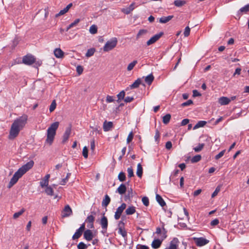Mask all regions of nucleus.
Here are the masks:
<instances>
[{
    "mask_svg": "<svg viewBox=\"0 0 249 249\" xmlns=\"http://www.w3.org/2000/svg\"><path fill=\"white\" fill-rule=\"evenodd\" d=\"M28 118L27 115L24 114L14 120L10 130L9 139L13 140L18 136L20 131L22 130L27 124Z\"/></svg>",
    "mask_w": 249,
    "mask_h": 249,
    "instance_id": "nucleus-1",
    "label": "nucleus"
},
{
    "mask_svg": "<svg viewBox=\"0 0 249 249\" xmlns=\"http://www.w3.org/2000/svg\"><path fill=\"white\" fill-rule=\"evenodd\" d=\"M34 162L33 160H31L22 166L18 170L15 172L13 177L11 179L8 185V188H11L14 185H15L18 181V180L21 178V177L25 174L27 171L31 169L34 166Z\"/></svg>",
    "mask_w": 249,
    "mask_h": 249,
    "instance_id": "nucleus-2",
    "label": "nucleus"
},
{
    "mask_svg": "<svg viewBox=\"0 0 249 249\" xmlns=\"http://www.w3.org/2000/svg\"><path fill=\"white\" fill-rule=\"evenodd\" d=\"M59 122H56L50 125L47 129V139L46 142L50 145L53 142L54 136L56 134V131L59 126Z\"/></svg>",
    "mask_w": 249,
    "mask_h": 249,
    "instance_id": "nucleus-3",
    "label": "nucleus"
},
{
    "mask_svg": "<svg viewBox=\"0 0 249 249\" xmlns=\"http://www.w3.org/2000/svg\"><path fill=\"white\" fill-rule=\"evenodd\" d=\"M117 39L116 37H113L107 41L105 44V46L103 48V50L104 52H108L113 48H114L117 44Z\"/></svg>",
    "mask_w": 249,
    "mask_h": 249,
    "instance_id": "nucleus-4",
    "label": "nucleus"
},
{
    "mask_svg": "<svg viewBox=\"0 0 249 249\" xmlns=\"http://www.w3.org/2000/svg\"><path fill=\"white\" fill-rule=\"evenodd\" d=\"M166 231L165 229H163V231L162 233V240L156 239H154L151 244V246L153 249H157L160 247L162 243V240L166 237Z\"/></svg>",
    "mask_w": 249,
    "mask_h": 249,
    "instance_id": "nucleus-5",
    "label": "nucleus"
},
{
    "mask_svg": "<svg viewBox=\"0 0 249 249\" xmlns=\"http://www.w3.org/2000/svg\"><path fill=\"white\" fill-rule=\"evenodd\" d=\"M36 59L32 55H27L24 56L22 59V62L26 65H30L35 62Z\"/></svg>",
    "mask_w": 249,
    "mask_h": 249,
    "instance_id": "nucleus-6",
    "label": "nucleus"
},
{
    "mask_svg": "<svg viewBox=\"0 0 249 249\" xmlns=\"http://www.w3.org/2000/svg\"><path fill=\"white\" fill-rule=\"evenodd\" d=\"M126 204L124 203L117 209L116 212H115L114 215V218L116 220H118L120 218L123 212L126 208Z\"/></svg>",
    "mask_w": 249,
    "mask_h": 249,
    "instance_id": "nucleus-7",
    "label": "nucleus"
},
{
    "mask_svg": "<svg viewBox=\"0 0 249 249\" xmlns=\"http://www.w3.org/2000/svg\"><path fill=\"white\" fill-rule=\"evenodd\" d=\"M85 229V224L83 223L80 226V227L77 229L75 233L72 236V239L75 240L78 239L82 234L83 231Z\"/></svg>",
    "mask_w": 249,
    "mask_h": 249,
    "instance_id": "nucleus-8",
    "label": "nucleus"
},
{
    "mask_svg": "<svg viewBox=\"0 0 249 249\" xmlns=\"http://www.w3.org/2000/svg\"><path fill=\"white\" fill-rule=\"evenodd\" d=\"M194 241L198 247H201L208 244L209 241L203 237L195 238Z\"/></svg>",
    "mask_w": 249,
    "mask_h": 249,
    "instance_id": "nucleus-9",
    "label": "nucleus"
},
{
    "mask_svg": "<svg viewBox=\"0 0 249 249\" xmlns=\"http://www.w3.org/2000/svg\"><path fill=\"white\" fill-rule=\"evenodd\" d=\"M163 35L162 33H160L159 34H156L153 36L149 40H148L147 42V45L149 46L155 42H156Z\"/></svg>",
    "mask_w": 249,
    "mask_h": 249,
    "instance_id": "nucleus-10",
    "label": "nucleus"
},
{
    "mask_svg": "<svg viewBox=\"0 0 249 249\" xmlns=\"http://www.w3.org/2000/svg\"><path fill=\"white\" fill-rule=\"evenodd\" d=\"M135 2H132L129 7L124 8L121 9V11L125 14H129L135 8Z\"/></svg>",
    "mask_w": 249,
    "mask_h": 249,
    "instance_id": "nucleus-11",
    "label": "nucleus"
},
{
    "mask_svg": "<svg viewBox=\"0 0 249 249\" xmlns=\"http://www.w3.org/2000/svg\"><path fill=\"white\" fill-rule=\"evenodd\" d=\"M71 133V127H68L66 128L65 131L63 135L62 143H65L69 139L70 135Z\"/></svg>",
    "mask_w": 249,
    "mask_h": 249,
    "instance_id": "nucleus-12",
    "label": "nucleus"
},
{
    "mask_svg": "<svg viewBox=\"0 0 249 249\" xmlns=\"http://www.w3.org/2000/svg\"><path fill=\"white\" fill-rule=\"evenodd\" d=\"M50 178V174H47L40 182V185L41 188H44L49 185V180Z\"/></svg>",
    "mask_w": 249,
    "mask_h": 249,
    "instance_id": "nucleus-13",
    "label": "nucleus"
},
{
    "mask_svg": "<svg viewBox=\"0 0 249 249\" xmlns=\"http://www.w3.org/2000/svg\"><path fill=\"white\" fill-rule=\"evenodd\" d=\"M100 224L102 228L105 231H106L108 226V221L107 218L104 215L101 219Z\"/></svg>",
    "mask_w": 249,
    "mask_h": 249,
    "instance_id": "nucleus-14",
    "label": "nucleus"
},
{
    "mask_svg": "<svg viewBox=\"0 0 249 249\" xmlns=\"http://www.w3.org/2000/svg\"><path fill=\"white\" fill-rule=\"evenodd\" d=\"M84 237L87 241H90L93 237L92 232L90 230H87L84 233Z\"/></svg>",
    "mask_w": 249,
    "mask_h": 249,
    "instance_id": "nucleus-15",
    "label": "nucleus"
},
{
    "mask_svg": "<svg viewBox=\"0 0 249 249\" xmlns=\"http://www.w3.org/2000/svg\"><path fill=\"white\" fill-rule=\"evenodd\" d=\"M231 100L227 97H221L218 99V102L221 105H227L230 103Z\"/></svg>",
    "mask_w": 249,
    "mask_h": 249,
    "instance_id": "nucleus-16",
    "label": "nucleus"
},
{
    "mask_svg": "<svg viewBox=\"0 0 249 249\" xmlns=\"http://www.w3.org/2000/svg\"><path fill=\"white\" fill-rule=\"evenodd\" d=\"M72 213V210L69 205H67L65 207L63 214V217H67L71 215Z\"/></svg>",
    "mask_w": 249,
    "mask_h": 249,
    "instance_id": "nucleus-17",
    "label": "nucleus"
},
{
    "mask_svg": "<svg viewBox=\"0 0 249 249\" xmlns=\"http://www.w3.org/2000/svg\"><path fill=\"white\" fill-rule=\"evenodd\" d=\"M178 241L177 238H174L170 242L169 246L165 249H177Z\"/></svg>",
    "mask_w": 249,
    "mask_h": 249,
    "instance_id": "nucleus-18",
    "label": "nucleus"
},
{
    "mask_svg": "<svg viewBox=\"0 0 249 249\" xmlns=\"http://www.w3.org/2000/svg\"><path fill=\"white\" fill-rule=\"evenodd\" d=\"M113 126V123L111 122H107L105 121L103 124V129L105 131H109Z\"/></svg>",
    "mask_w": 249,
    "mask_h": 249,
    "instance_id": "nucleus-19",
    "label": "nucleus"
},
{
    "mask_svg": "<svg viewBox=\"0 0 249 249\" xmlns=\"http://www.w3.org/2000/svg\"><path fill=\"white\" fill-rule=\"evenodd\" d=\"M174 16H168L167 17H162L159 19V22L161 23H166L173 18Z\"/></svg>",
    "mask_w": 249,
    "mask_h": 249,
    "instance_id": "nucleus-20",
    "label": "nucleus"
},
{
    "mask_svg": "<svg viewBox=\"0 0 249 249\" xmlns=\"http://www.w3.org/2000/svg\"><path fill=\"white\" fill-rule=\"evenodd\" d=\"M54 54L57 58H62L64 56V52L60 48H56L54 50Z\"/></svg>",
    "mask_w": 249,
    "mask_h": 249,
    "instance_id": "nucleus-21",
    "label": "nucleus"
},
{
    "mask_svg": "<svg viewBox=\"0 0 249 249\" xmlns=\"http://www.w3.org/2000/svg\"><path fill=\"white\" fill-rule=\"evenodd\" d=\"M126 190V186L124 184H121L118 188L117 192L120 195L124 194Z\"/></svg>",
    "mask_w": 249,
    "mask_h": 249,
    "instance_id": "nucleus-22",
    "label": "nucleus"
},
{
    "mask_svg": "<svg viewBox=\"0 0 249 249\" xmlns=\"http://www.w3.org/2000/svg\"><path fill=\"white\" fill-rule=\"evenodd\" d=\"M154 79V77L153 75L152 74H150L145 77L144 81L147 84L150 85L153 81Z\"/></svg>",
    "mask_w": 249,
    "mask_h": 249,
    "instance_id": "nucleus-23",
    "label": "nucleus"
},
{
    "mask_svg": "<svg viewBox=\"0 0 249 249\" xmlns=\"http://www.w3.org/2000/svg\"><path fill=\"white\" fill-rule=\"evenodd\" d=\"M249 11V4L245 5L239 9L238 12V15H241L243 13H246Z\"/></svg>",
    "mask_w": 249,
    "mask_h": 249,
    "instance_id": "nucleus-24",
    "label": "nucleus"
},
{
    "mask_svg": "<svg viewBox=\"0 0 249 249\" xmlns=\"http://www.w3.org/2000/svg\"><path fill=\"white\" fill-rule=\"evenodd\" d=\"M156 197L157 201L161 207H163L166 205L165 201H164V200L162 199L160 196L158 194H157Z\"/></svg>",
    "mask_w": 249,
    "mask_h": 249,
    "instance_id": "nucleus-25",
    "label": "nucleus"
},
{
    "mask_svg": "<svg viewBox=\"0 0 249 249\" xmlns=\"http://www.w3.org/2000/svg\"><path fill=\"white\" fill-rule=\"evenodd\" d=\"M135 212V207L134 206H129L125 210V213L127 215L132 214L134 213Z\"/></svg>",
    "mask_w": 249,
    "mask_h": 249,
    "instance_id": "nucleus-26",
    "label": "nucleus"
},
{
    "mask_svg": "<svg viewBox=\"0 0 249 249\" xmlns=\"http://www.w3.org/2000/svg\"><path fill=\"white\" fill-rule=\"evenodd\" d=\"M142 84V80L140 78H138L132 85H130L131 89H135L139 87L140 84Z\"/></svg>",
    "mask_w": 249,
    "mask_h": 249,
    "instance_id": "nucleus-27",
    "label": "nucleus"
},
{
    "mask_svg": "<svg viewBox=\"0 0 249 249\" xmlns=\"http://www.w3.org/2000/svg\"><path fill=\"white\" fill-rule=\"evenodd\" d=\"M110 201V198L109 197V196L107 195H106L105 196V198L103 199L102 205L103 206L107 207Z\"/></svg>",
    "mask_w": 249,
    "mask_h": 249,
    "instance_id": "nucleus-28",
    "label": "nucleus"
},
{
    "mask_svg": "<svg viewBox=\"0 0 249 249\" xmlns=\"http://www.w3.org/2000/svg\"><path fill=\"white\" fill-rule=\"evenodd\" d=\"M142 165L141 164V163H139L138 165H137V172H136V174H137V175L139 177V178H142Z\"/></svg>",
    "mask_w": 249,
    "mask_h": 249,
    "instance_id": "nucleus-29",
    "label": "nucleus"
},
{
    "mask_svg": "<svg viewBox=\"0 0 249 249\" xmlns=\"http://www.w3.org/2000/svg\"><path fill=\"white\" fill-rule=\"evenodd\" d=\"M46 187L45 190L46 194L49 196H53V190L52 187L50 186H48Z\"/></svg>",
    "mask_w": 249,
    "mask_h": 249,
    "instance_id": "nucleus-30",
    "label": "nucleus"
},
{
    "mask_svg": "<svg viewBox=\"0 0 249 249\" xmlns=\"http://www.w3.org/2000/svg\"><path fill=\"white\" fill-rule=\"evenodd\" d=\"M175 5L177 7H181L186 4V1L183 0H176L174 2Z\"/></svg>",
    "mask_w": 249,
    "mask_h": 249,
    "instance_id": "nucleus-31",
    "label": "nucleus"
},
{
    "mask_svg": "<svg viewBox=\"0 0 249 249\" xmlns=\"http://www.w3.org/2000/svg\"><path fill=\"white\" fill-rule=\"evenodd\" d=\"M171 116L170 114H167L165 116H164L162 117V122L163 124H167L169 122L171 119Z\"/></svg>",
    "mask_w": 249,
    "mask_h": 249,
    "instance_id": "nucleus-32",
    "label": "nucleus"
},
{
    "mask_svg": "<svg viewBox=\"0 0 249 249\" xmlns=\"http://www.w3.org/2000/svg\"><path fill=\"white\" fill-rule=\"evenodd\" d=\"M95 52V49L93 48H90L88 50L87 53H86V56L87 57H89L92 56L94 53Z\"/></svg>",
    "mask_w": 249,
    "mask_h": 249,
    "instance_id": "nucleus-33",
    "label": "nucleus"
},
{
    "mask_svg": "<svg viewBox=\"0 0 249 249\" xmlns=\"http://www.w3.org/2000/svg\"><path fill=\"white\" fill-rule=\"evenodd\" d=\"M206 124L205 121H199L194 127V129H197L198 128L204 126Z\"/></svg>",
    "mask_w": 249,
    "mask_h": 249,
    "instance_id": "nucleus-34",
    "label": "nucleus"
},
{
    "mask_svg": "<svg viewBox=\"0 0 249 249\" xmlns=\"http://www.w3.org/2000/svg\"><path fill=\"white\" fill-rule=\"evenodd\" d=\"M205 144L204 143H199L198 146L194 147L193 149L196 152H199L201 151L204 147Z\"/></svg>",
    "mask_w": 249,
    "mask_h": 249,
    "instance_id": "nucleus-35",
    "label": "nucleus"
},
{
    "mask_svg": "<svg viewBox=\"0 0 249 249\" xmlns=\"http://www.w3.org/2000/svg\"><path fill=\"white\" fill-rule=\"evenodd\" d=\"M201 159V156L200 155H197L193 157L191 159L192 163H196L200 161Z\"/></svg>",
    "mask_w": 249,
    "mask_h": 249,
    "instance_id": "nucleus-36",
    "label": "nucleus"
},
{
    "mask_svg": "<svg viewBox=\"0 0 249 249\" xmlns=\"http://www.w3.org/2000/svg\"><path fill=\"white\" fill-rule=\"evenodd\" d=\"M25 212V209L24 208H22V209L20 210V211L18 212H17V213H15L14 215H13V218L14 219H17L18 218L19 216H20L21 215H22L23 213Z\"/></svg>",
    "mask_w": 249,
    "mask_h": 249,
    "instance_id": "nucleus-37",
    "label": "nucleus"
},
{
    "mask_svg": "<svg viewBox=\"0 0 249 249\" xmlns=\"http://www.w3.org/2000/svg\"><path fill=\"white\" fill-rule=\"evenodd\" d=\"M137 63V60H134L133 62L129 64V65L127 66V70L128 71H131L134 67V66L136 65Z\"/></svg>",
    "mask_w": 249,
    "mask_h": 249,
    "instance_id": "nucleus-38",
    "label": "nucleus"
},
{
    "mask_svg": "<svg viewBox=\"0 0 249 249\" xmlns=\"http://www.w3.org/2000/svg\"><path fill=\"white\" fill-rule=\"evenodd\" d=\"M89 31L91 34H95L97 32V27L95 25H91Z\"/></svg>",
    "mask_w": 249,
    "mask_h": 249,
    "instance_id": "nucleus-39",
    "label": "nucleus"
},
{
    "mask_svg": "<svg viewBox=\"0 0 249 249\" xmlns=\"http://www.w3.org/2000/svg\"><path fill=\"white\" fill-rule=\"evenodd\" d=\"M94 219H95V218H94V216L92 215H90L87 217V218L86 220V222L90 223V224H91L92 225H93V223L94 221Z\"/></svg>",
    "mask_w": 249,
    "mask_h": 249,
    "instance_id": "nucleus-40",
    "label": "nucleus"
},
{
    "mask_svg": "<svg viewBox=\"0 0 249 249\" xmlns=\"http://www.w3.org/2000/svg\"><path fill=\"white\" fill-rule=\"evenodd\" d=\"M56 104L55 100H53L50 106L49 110L51 112H53L56 108Z\"/></svg>",
    "mask_w": 249,
    "mask_h": 249,
    "instance_id": "nucleus-41",
    "label": "nucleus"
},
{
    "mask_svg": "<svg viewBox=\"0 0 249 249\" xmlns=\"http://www.w3.org/2000/svg\"><path fill=\"white\" fill-rule=\"evenodd\" d=\"M118 179L120 181H124L125 179V175L124 172H120L118 175Z\"/></svg>",
    "mask_w": 249,
    "mask_h": 249,
    "instance_id": "nucleus-42",
    "label": "nucleus"
},
{
    "mask_svg": "<svg viewBox=\"0 0 249 249\" xmlns=\"http://www.w3.org/2000/svg\"><path fill=\"white\" fill-rule=\"evenodd\" d=\"M82 154L83 157L87 159L88 157V149L87 146H84L83 149Z\"/></svg>",
    "mask_w": 249,
    "mask_h": 249,
    "instance_id": "nucleus-43",
    "label": "nucleus"
},
{
    "mask_svg": "<svg viewBox=\"0 0 249 249\" xmlns=\"http://www.w3.org/2000/svg\"><path fill=\"white\" fill-rule=\"evenodd\" d=\"M118 233L122 235L124 237H125L127 234L126 231L122 227H120L119 228Z\"/></svg>",
    "mask_w": 249,
    "mask_h": 249,
    "instance_id": "nucleus-44",
    "label": "nucleus"
},
{
    "mask_svg": "<svg viewBox=\"0 0 249 249\" xmlns=\"http://www.w3.org/2000/svg\"><path fill=\"white\" fill-rule=\"evenodd\" d=\"M160 137V132H159V131L158 129H157L156 130V133H155V136H154V139H155V141L157 143H159Z\"/></svg>",
    "mask_w": 249,
    "mask_h": 249,
    "instance_id": "nucleus-45",
    "label": "nucleus"
},
{
    "mask_svg": "<svg viewBox=\"0 0 249 249\" xmlns=\"http://www.w3.org/2000/svg\"><path fill=\"white\" fill-rule=\"evenodd\" d=\"M220 188L221 187L220 186H218L215 191L213 192V193L212 194V197H215L216 196H217V195L218 194V193L220 192Z\"/></svg>",
    "mask_w": 249,
    "mask_h": 249,
    "instance_id": "nucleus-46",
    "label": "nucleus"
},
{
    "mask_svg": "<svg viewBox=\"0 0 249 249\" xmlns=\"http://www.w3.org/2000/svg\"><path fill=\"white\" fill-rule=\"evenodd\" d=\"M127 171L128 173V177L129 178H131L134 176L133 170L132 167L128 168Z\"/></svg>",
    "mask_w": 249,
    "mask_h": 249,
    "instance_id": "nucleus-47",
    "label": "nucleus"
},
{
    "mask_svg": "<svg viewBox=\"0 0 249 249\" xmlns=\"http://www.w3.org/2000/svg\"><path fill=\"white\" fill-rule=\"evenodd\" d=\"M225 151H226V150H223L222 151H221L219 154H218L217 155H216L215 156V159L216 160H218L220 158H221L224 155Z\"/></svg>",
    "mask_w": 249,
    "mask_h": 249,
    "instance_id": "nucleus-48",
    "label": "nucleus"
},
{
    "mask_svg": "<svg viewBox=\"0 0 249 249\" xmlns=\"http://www.w3.org/2000/svg\"><path fill=\"white\" fill-rule=\"evenodd\" d=\"M76 71L79 75L81 74L83 71V68L82 66L80 65L77 66L76 67Z\"/></svg>",
    "mask_w": 249,
    "mask_h": 249,
    "instance_id": "nucleus-49",
    "label": "nucleus"
},
{
    "mask_svg": "<svg viewBox=\"0 0 249 249\" xmlns=\"http://www.w3.org/2000/svg\"><path fill=\"white\" fill-rule=\"evenodd\" d=\"M133 133L131 131L129 133L126 140L127 143H129L133 139Z\"/></svg>",
    "mask_w": 249,
    "mask_h": 249,
    "instance_id": "nucleus-50",
    "label": "nucleus"
},
{
    "mask_svg": "<svg viewBox=\"0 0 249 249\" xmlns=\"http://www.w3.org/2000/svg\"><path fill=\"white\" fill-rule=\"evenodd\" d=\"M114 97L112 96L107 95L106 98V102L108 103L113 102L114 101Z\"/></svg>",
    "mask_w": 249,
    "mask_h": 249,
    "instance_id": "nucleus-51",
    "label": "nucleus"
},
{
    "mask_svg": "<svg viewBox=\"0 0 249 249\" xmlns=\"http://www.w3.org/2000/svg\"><path fill=\"white\" fill-rule=\"evenodd\" d=\"M190 33V29L188 26H187L184 30V35L185 37L189 36Z\"/></svg>",
    "mask_w": 249,
    "mask_h": 249,
    "instance_id": "nucleus-52",
    "label": "nucleus"
},
{
    "mask_svg": "<svg viewBox=\"0 0 249 249\" xmlns=\"http://www.w3.org/2000/svg\"><path fill=\"white\" fill-rule=\"evenodd\" d=\"M142 202L145 206H147L149 205V199L146 196L142 197Z\"/></svg>",
    "mask_w": 249,
    "mask_h": 249,
    "instance_id": "nucleus-53",
    "label": "nucleus"
},
{
    "mask_svg": "<svg viewBox=\"0 0 249 249\" xmlns=\"http://www.w3.org/2000/svg\"><path fill=\"white\" fill-rule=\"evenodd\" d=\"M87 246L83 242H80L78 244L77 248L78 249H86Z\"/></svg>",
    "mask_w": 249,
    "mask_h": 249,
    "instance_id": "nucleus-54",
    "label": "nucleus"
},
{
    "mask_svg": "<svg viewBox=\"0 0 249 249\" xmlns=\"http://www.w3.org/2000/svg\"><path fill=\"white\" fill-rule=\"evenodd\" d=\"M68 11L66 10V8H65L63 10H60L58 14H56L55 17H58L60 16L63 15L66 13Z\"/></svg>",
    "mask_w": 249,
    "mask_h": 249,
    "instance_id": "nucleus-55",
    "label": "nucleus"
},
{
    "mask_svg": "<svg viewBox=\"0 0 249 249\" xmlns=\"http://www.w3.org/2000/svg\"><path fill=\"white\" fill-rule=\"evenodd\" d=\"M136 249H149V247L146 245L138 244L136 246Z\"/></svg>",
    "mask_w": 249,
    "mask_h": 249,
    "instance_id": "nucleus-56",
    "label": "nucleus"
},
{
    "mask_svg": "<svg viewBox=\"0 0 249 249\" xmlns=\"http://www.w3.org/2000/svg\"><path fill=\"white\" fill-rule=\"evenodd\" d=\"M125 96V92L124 91H121L118 95L117 97L119 99V100L123 99L124 98Z\"/></svg>",
    "mask_w": 249,
    "mask_h": 249,
    "instance_id": "nucleus-57",
    "label": "nucleus"
},
{
    "mask_svg": "<svg viewBox=\"0 0 249 249\" xmlns=\"http://www.w3.org/2000/svg\"><path fill=\"white\" fill-rule=\"evenodd\" d=\"M193 102L192 101V100H188L187 101L182 103L181 104V106L182 107H186V106H190L192 104H193Z\"/></svg>",
    "mask_w": 249,
    "mask_h": 249,
    "instance_id": "nucleus-58",
    "label": "nucleus"
},
{
    "mask_svg": "<svg viewBox=\"0 0 249 249\" xmlns=\"http://www.w3.org/2000/svg\"><path fill=\"white\" fill-rule=\"evenodd\" d=\"M219 223V220L218 219H214L211 222V225L212 226H215L218 225Z\"/></svg>",
    "mask_w": 249,
    "mask_h": 249,
    "instance_id": "nucleus-59",
    "label": "nucleus"
},
{
    "mask_svg": "<svg viewBox=\"0 0 249 249\" xmlns=\"http://www.w3.org/2000/svg\"><path fill=\"white\" fill-rule=\"evenodd\" d=\"M146 33V31L145 30H141L139 31V33H138V34L137 35V38H138L139 37H140V36L144 34H145Z\"/></svg>",
    "mask_w": 249,
    "mask_h": 249,
    "instance_id": "nucleus-60",
    "label": "nucleus"
},
{
    "mask_svg": "<svg viewBox=\"0 0 249 249\" xmlns=\"http://www.w3.org/2000/svg\"><path fill=\"white\" fill-rule=\"evenodd\" d=\"M90 149L93 152L95 149V141L94 139L90 141Z\"/></svg>",
    "mask_w": 249,
    "mask_h": 249,
    "instance_id": "nucleus-61",
    "label": "nucleus"
},
{
    "mask_svg": "<svg viewBox=\"0 0 249 249\" xmlns=\"http://www.w3.org/2000/svg\"><path fill=\"white\" fill-rule=\"evenodd\" d=\"M134 100V98L133 97H126L124 98V101L126 103H129L132 102Z\"/></svg>",
    "mask_w": 249,
    "mask_h": 249,
    "instance_id": "nucleus-62",
    "label": "nucleus"
},
{
    "mask_svg": "<svg viewBox=\"0 0 249 249\" xmlns=\"http://www.w3.org/2000/svg\"><path fill=\"white\" fill-rule=\"evenodd\" d=\"M172 144L170 141H168L166 143L165 147L167 149H170L172 148Z\"/></svg>",
    "mask_w": 249,
    "mask_h": 249,
    "instance_id": "nucleus-63",
    "label": "nucleus"
},
{
    "mask_svg": "<svg viewBox=\"0 0 249 249\" xmlns=\"http://www.w3.org/2000/svg\"><path fill=\"white\" fill-rule=\"evenodd\" d=\"M189 122V120L188 119H183L181 123V125L184 126L188 124Z\"/></svg>",
    "mask_w": 249,
    "mask_h": 249,
    "instance_id": "nucleus-64",
    "label": "nucleus"
}]
</instances>
